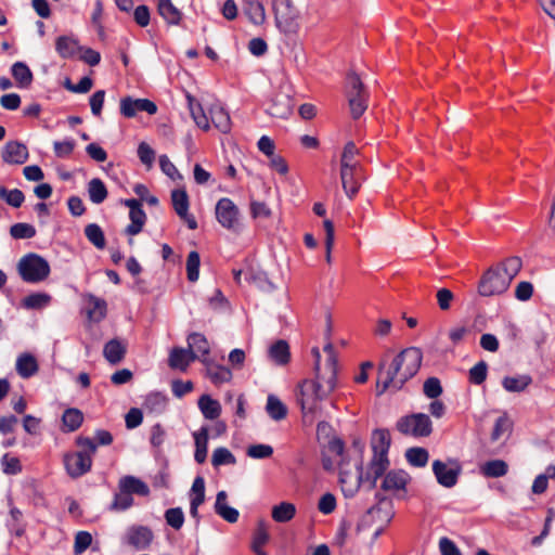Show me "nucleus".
<instances>
[{
    "label": "nucleus",
    "instance_id": "4468645a",
    "mask_svg": "<svg viewBox=\"0 0 555 555\" xmlns=\"http://www.w3.org/2000/svg\"><path fill=\"white\" fill-rule=\"evenodd\" d=\"M122 204L129 207V218L131 223L126 228V233L129 235H137L142 231V228L146 220V215L141 207V203L138 199L129 198L124 199Z\"/></svg>",
    "mask_w": 555,
    "mask_h": 555
},
{
    "label": "nucleus",
    "instance_id": "4d7b16f0",
    "mask_svg": "<svg viewBox=\"0 0 555 555\" xmlns=\"http://www.w3.org/2000/svg\"><path fill=\"white\" fill-rule=\"evenodd\" d=\"M166 397L158 392L150 393L144 401V408L155 413L163 412L166 408Z\"/></svg>",
    "mask_w": 555,
    "mask_h": 555
},
{
    "label": "nucleus",
    "instance_id": "5701e85b",
    "mask_svg": "<svg viewBox=\"0 0 555 555\" xmlns=\"http://www.w3.org/2000/svg\"><path fill=\"white\" fill-rule=\"evenodd\" d=\"M227 492L219 491L216 496L215 512L228 522H236L238 519V511L227 504Z\"/></svg>",
    "mask_w": 555,
    "mask_h": 555
},
{
    "label": "nucleus",
    "instance_id": "b1692460",
    "mask_svg": "<svg viewBox=\"0 0 555 555\" xmlns=\"http://www.w3.org/2000/svg\"><path fill=\"white\" fill-rule=\"evenodd\" d=\"M408 480L409 475L404 470H390L382 482V489L385 491L404 490Z\"/></svg>",
    "mask_w": 555,
    "mask_h": 555
},
{
    "label": "nucleus",
    "instance_id": "6e6d98bb",
    "mask_svg": "<svg viewBox=\"0 0 555 555\" xmlns=\"http://www.w3.org/2000/svg\"><path fill=\"white\" fill-rule=\"evenodd\" d=\"M199 254L195 250L190 251L186 259V275L190 282H196L199 278Z\"/></svg>",
    "mask_w": 555,
    "mask_h": 555
},
{
    "label": "nucleus",
    "instance_id": "9b49d317",
    "mask_svg": "<svg viewBox=\"0 0 555 555\" xmlns=\"http://www.w3.org/2000/svg\"><path fill=\"white\" fill-rule=\"evenodd\" d=\"M433 472L440 486L452 488L457 482L462 467L456 461L444 463L440 460H436L433 462Z\"/></svg>",
    "mask_w": 555,
    "mask_h": 555
},
{
    "label": "nucleus",
    "instance_id": "c756f323",
    "mask_svg": "<svg viewBox=\"0 0 555 555\" xmlns=\"http://www.w3.org/2000/svg\"><path fill=\"white\" fill-rule=\"evenodd\" d=\"M188 105L194 122L203 130H208L209 119L206 116L201 103L190 93L186 94Z\"/></svg>",
    "mask_w": 555,
    "mask_h": 555
},
{
    "label": "nucleus",
    "instance_id": "f704fd0d",
    "mask_svg": "<svg viewBox=\"0 0 555 555\" xmlns=\"http://www.w3.org/2000/svg\"><path fill=\"white\" fill-rule=\"evenodd\" d=\"M531 383H532V378L528 374H522V375H517V376H506L502 380V385H503L504 389L508 392H521Z\"/></svg>",
    "mask_w": 555,
    "mask_h": 555
},
{
    "label": "nucleus",
    "instance_id": "de8ad7c7",
    "mask_svg": "<svg viewBox=\"0 0 555 555\" xmlns=\"http://www.w3.org/2000/svg\"><path fill=\"white\" fill-rule=\"evenodd\" d=\"M51 301V296L46 293H34L23 298L22 305L26 309H42Z\"/></svg>",
    "mask_w": 555,
    "mask_h": 555
},
{
    "label": "nucleus",
    "instance_id": "5fc2aeb1",
    "mask_svg": "<svg viewBox=\"0 0 555 555\" xmlns=\"http://www.w3.org/2000/svg\"><path fill=\"white\" fill-rule=\"evenodd\" d=\"M521 267H522L521 259L517 256H513V257L507 258L505 261H503L502 268H500V269H501L503 275L505 278H507V280L509 282H512L513 279L520 271Z\"/></svg>",
    "mask_w": 555,
    "mask_h": 555
},
{
    "label": "nucleus",
    "instance_id": "7c9ffc66",
    "mask_svg": "<svg viewBox=\"0 0 555 555\" xmlns=\"http://www.w3.org/2000/svg\"><path fill=\"white\" fill-rule=\"evenodd\" d=\"M210 119L214 126L222 133L231 130V119L229 113L220 105H212L210 111Z\"/></svg>",
    "mask_w": 555,
    "mask_h": 555
},
{
    "label": "nucleus",
    "instance_id": "774afa93",
    "mask_svg": "<svg viewBox=\"0 0 555 555\" xmlns=\"http://www.w3.org/2000/svg\"><path fill=\"white\" fill-rule=\"evenodd\" d=\"M3 473L8 475H16L22 470L21 462L15 456H10L8 453L1 459Z\"/></svg>",
    "mask_w": 555,
    "mask_h": 555
},
{
    "label": "nucleus",
    "instance_id": "69168bd1",
    "mask_svg": "<svg viewBox=\"0 0 555 555\" xmlns=\"http://www.w3.org/2000/svg\"><path fill=\"white\" fill-rule=\"evenodd\" d=\"M488 365L485 361H480L469 370V380L475 385L482 384L487 378Z\"/></svg>",
    "mask_w": 555,
    "mask_h": 555
},
{
    "label": "nucleus",
    "instance_id": "ddd939ff",
    "mask_svg": "<svg viewBox=\"0 0 555 555\" xmlns=\"http://www.w3.org/2000/svg\"><path fill=\"white\" fill-rule=\"evenodd\" d=\"M153 539L154 534L146 526H131L124 538L125 543L140 551L149 548Z\"/></svg>",
    "mask_w": 555,
    "mask_h": 555
},
{
    "label": "nucleus",
    "instance_id": "a211bd4d",
    "mask_svg": "<svg viewBox=\"0 0 555 555\" xmlns=\"http://www.w3.org/2000/svg\"><path fill=\"white\" fill-rule=\"evenodd\" d=\"M293 107L292 98L288 94L279 93L272 99L267 111L273 117L286 118L292 114Z\"/></svg>",
    "mask_w": 555,
    "mask_h": 555
},
{
    "label": "nucleus",
    "instance_id": "0e129e2a",
    "mask_svg": "<svg viewBox=\"0 0 555 555\" xmlns=\"http://www.w3.org/2000/svg\"><path fill=\"white\" fill-rule=\"evenodd\" d=\"M269 538L270 535L268 532L267 524L263 520H259L257 529L253 537L251 548L262 547L269 541Z\"/></svg>",
    "mask_w": 555,
    "mask_h": 555
},
{
    "label": "nucleus",
    "instance_id": "864d4df0",
    "mask_svg": "<svg viewBox=\"0 0 555 555\" xmlns=\"http://www.w3.org/2000/svg\"><path fill=\"white\" fill-rule=\"evenodd\" d=\"M37 231L33 224L18 222L10 228V235L15 240L33 238Z\"/></svg>",
    "mask_w": 555,
    "mask_h": 555
},
{
    "label": "nucleus",
    "instance_id": "c9c22d12",
    "mask_svg": "<svg viewBox=\"0 0 555 555\" xmlns=\"http://www.w3.org/2000/svg\"><path fill=\"white\" fill-rule=\"evenodd\" d=\"M296 515V506L291 502H281L272 507L271 516L276 522H288Z\"/></svg>",
    "mask_w": 555,
    "mask_h": 555
},
{
    "label": "nucleus",
    "instance_id": "473e14b6",
    "mask_svg": "<svg viewBox=\"0 0 555 555\" xmlns=\"http://www.w3.org/2000/svg\"><path fill=\"white\" fill-rule=\"evenodd\" d=\"M206 375L215 384L228 383L232 378L230 369L206 361Z\"/></svg>",
    "mask_w": 555,
    "mask_h": 555
},
{
    "label": "nucleus",
    "instance_id": "f257e3e1",
    "mask_svg": "<svg viewBox=\"0 0 555 555\" xmlns=\"http://www.w3.org/2000/svg\"><path fill=\"white\" fill-rule=\"evenodd\" d=\"M327 354L324 366H321V353L318 347L312 348L314 357V378L305 379L299 384L298 402L304 414H315L321 411V402L337 387V358L334 347L327 343L324 348Z\"/></svg>",
    "mask_w": 555,
    "mask_h": 555
},
{
    "label": "nucleus",
    "instance_id": "20e7f679",
    "mask_svg": "<svg viewBox=\"0 0 555 555\" xmlns=\"http://www.w3.org/2000/svg\"><path fill=\"white\" fill-rule=\"evenodd\" d=\"M358 453H361L363 444L354 442ZM365 481V476L362 473V462L360 454L353 460L350 465L349 459H343L339 462V482L341 490L346 496H353L360 488V485Z\"/></svg>",
    "mask_w": 555,
    "mask_h": 555
},
{
    "label": "nucleus",
    "instance_id": "f8f14e48",
    "mask_svg": "<svg viewBox=\"0 0 555 555\" xmlns=\"http://www.w3.org/2000/svg\"><path fill=\"white\" fill-rule=\"evenodd\" d=\"M138 112H146L150 115L157 113L156 104L149 99H133L125 96L120 100V113L127 118H132Z\"/></svg>",
    "mask_w": 555,
    "mask_h": 555
},
{
    "label": "nucleus",
    "instance_id": "2eb2a0df",
    "mask_svg": "<svg viewBox=\"0 0 555 555\" xmlns=\"http://www.w3.org/2000/svg\"><path fill=\"white\" fill-rule=\"evenodd\" d=\"M28 156L27 146L18 141L7 142L1 152L2 160L10 165H22Z\"/></svg>",
    "mask_w": 555,
    "mask_h": 555
},
{
    "label": "nucleus",
    "instance_id": "3c124183",
    "mask_svg": "<svg viewBox=\"0 0 555 555\" xmlns=\"http://www.w3.org/2000/svg\"><path fill=\"white\" fill-rule=\"evenodd\" d=\"M211 464L214 467L234 465L236 464V459L229 449L219 447L212 452Z\"/></svg>",
    "mask_w": 555,
    "mask_h": 555
},
{
    "label": "nucleus",
    "instance_id": "338daca9",
    "mask_svg": "<svg viewBox=\"0 0 555 555\" xmlns=\"http://www.w3.org/2000/svg\"><path fill=\"white\" fill-rule=\"evenodd\" d=\"M92 543V535L88 531H79L75 535L74 553L82 554Z\"/></svg>",
    "mask_w": 555,
    "mask_h": 555
},
{
    "label": "nucleus",
    "instance_id": "7ed1b4c3",
    "mask_svg": "<svg viewBox=\"0 0 555 555\" xmlns=\"http://www.w3.org/2000/svg\"><path fill=\"white\" fill-rule=\"evenodd\" d=\"M76 443L82 450L64 456V465L67 474L77 478L88 473L92 465V454L96 451L94 440L88 437L79 436Z\"/></svg>",
    "mask_w": 555,
    "mask_h": 555
},
{
    "label": "nucleus",
    "instance_id": "2f4dec72",
    "mask_svg": "<svg viewBox=\"0 0 555 555\" xmlns=\"http://www.w3.org/2000/svg\"><path fill=\"white\" fill-rule=\"evenodd\" d=\"M16 371L23 378H29L38 371V362L30 353H23L16 360Z\"/></svg>",
    "mask_w": 555,
    "mask_h": 555
},
{
    "label": "nucleus",
    "instance_id": "8fccbe9b",
    "mask_svg": "<svg viewBox=\"0 0 555 555\" xmlns=\"http://www.w3.org/2000/svg\"><path fill=\"white\" fill-rule=\"evenodd\" d=\"M172 206L179 217L185 216L189 211V196L184 190H173L171 192Z\"/></svg>",
    "mask_w": 555,
    "mask_h": 555
},
{
    "label": "nucleus",
    "instance_id": "0eeeda50",
    "mask_svg": "<svg viewBox=\"0 0 555 555\" xmlns=\"http://www.w3.org/2000/svg\"><path fill=\"white\" fill-rule=\"evenodd\" d=\"M396 427L401 434L415 438L428 437L433 431L431 420L425 413L402 416L398 420Z\"/></svg>",
    "mask_w": 555,
    "mask_h": 555
},
{
    "label": "nucleus",
    "instance_id": "f03ea898",
    "mask_svg": "<svg viewBox=\"0 0 555 555\" xmlns=\"http://www.w3.org/2000/svg\"><path fill=\"white\" fill-rule=\"evenodd\" d=\"M423 360V353L420 348L409 347L397 354L388 369L382 362L378 370L376 383V393L382 396L386 390H400L403 385L412 378L420 370Z\"/></svg>",
    "mask_w": 555,
    "mask_h": 555
},
{
    "label": "nucleus",
    "instance_id": "a878e982",
    "mask_svg": "<svg viewBox=\"0 0 555 555\" xmlns=\"http://www.w3.org/2000/svg\"><path fill=\"white\" fill-rule=\"evenodd\" d=\"M107 305L102 298L94 295H88L87 297V313L88 318L93 322H100L106 315Z\"/></svg>",
    "mask_w": 555,
    "mask_h": 555
},
{
    "label": "nucleus",
    "instance_id": "58836bf2",
    "mask_svg": "<svg viewBox=\"0 0 555 555\" xmlns=\"http://www.w3.org/2000/svg\"><path fill=\"white\" fill-rule=\"evenodd\" d=\"M244 14L255 25H261L266 20L264 7L257 0H249L244 7Z\"/></svg>",
    "mask_w": 555,
    "mask_h": 555
},
{
    "label": "nucleus",
    "instance_id": "bb28decb",
    "mask_svg": "<svg viewBox=\"0 0 555 555\" xmlns=\"http://www.w3.org/2000/svg\"><path fill=\"white\" fill-rule=\"evenodd\" d=\"M208 431V426H203L193 434L195 442L194 459L198 464H203L207 459Z\"/></svg>",
    "mask_w": 555,
    "mask_h": 555
},
{
    "label": "nucleus",
    "instance_id": "603ef678",
    "mask_svg": "<svg viewBox=\"0 0 555 555\" xmlns=\"http://www.w3.org/2000/svg\"><path fill=\"white\" fill-rule=\"evenodd\" d=\"M0 198L14 208L21 207L25 201L24 193L21 190H8L4 186H0Z\"/></svg>",
    "mask_w": 555,
    "mask_h": 555
},
{
    "label": "nucleus",
    "instance_id": "052dcab7",
    "mask_svg": "<svg viewBox=\"0 0 555 555\" xmlns=\"http://www.w3.org/2000/svg\"><path fill=\"white\" fill-rule=\"evenodd\" d=\"M166 522L176 530H179L184 522V514L180 507H172L165 512Z\"/></svg>",
    "mask_w": 555,
    "mask_h": 555
},
{
    "label": "nucleus",
    "instance_id": "09e8293b",
    "mask_svg": "<svg viewBox=\"0 0 555 555\" xmlns=\"http://www.w3.org/2000/svg\"><path fill=\"white\" fill-rule=\"evenodd\" d=\"M406 461L415 467H424L429 459L428 451L421 447L410 448L405 452Z\"/></svg>",
    "mask_w": 555,
    "mask_h": 555
},
{
    "label": "nucleus",
    "instance_id": "37998d69",
    "mask_svg": "<svg viewBox=\"0 0 555 555\" xmlns=\"http://www.w3.org/2000/svg\"><path fill=\"white\" fill-rule=\"evenodd\" d=\"M89 198L93 204H101L107 197V190L103 181L99 178H93L88 183Z\"/></svg>",
    "mask_w": 555,
    "mask_h": 555
},
{
    "label": "nucleus",
    "instance_id": "412c9836",
    "mask_svg": "<svg viewBox=\"0 0 555 555\" xmlns=\"http://www.w3.org/2000/svg\"><path fill=\"white\" fill-rule=\"evenodd\" d=\"M127 351V346L121 340L114 338L108 340L103 348V356L113 365L120 363Z\"/></svg>",
    "mask_w": 555,
    "mask_h": 555
},
{
    "label": "nucleus",
    "instance_id": "dca6fc26",
    "mask_svg": "<svg viewBox=\"0 0 555 555\" xmlns=\"http://www.w3.org/2000/svg\"><path fill=\"white\" fill-rule=\"evenodd\" d=\"M197 359V354L189 348L175 347L169 353L168 364L171 369L186 371L191 362Z\"/></svg>",
    "mask_w": 555,
    "mask_h": 555
},
{
    "label": "nucleus",
    "instance_id": "cd10ccee",
    "mask_svg": "<svg viewBox=\"0 0 555 555\" xmlns=\"http://www.w3.org/2000/svg\"><path fill=\"white\" fill-rule=\"evenodd\" d=\"M198 409L206 420H217L221 414V404L209 395H203L198 399Z\"/></svg>",
    "mask_w": 555,
    "mask_h": 555
},
{
    "label": "nucleus",
    "instance_id": "423d86ee",
    "mask_svg": "<svg viewBox=\"0 0 555 555\" xmlns=\"http://www.w3.org/2000/svg\"><path fill=\"white\" fill-rule=\"evenodd\" d=\"M272 9L276 27L284 34L296 33L299 28V11L292 0H273Z\"/></svg>",
    "mask_w": 555,
    "mask_h": 555
},
{
    "label": "nucleus",
    "instance_id": "4be33fe9",
    "mask_svg": "<svg viewBox=\"0 0 555 555\" xmlns=\"http://www.w3.org/2000/svg\"><path fill=\"white\" fill-rule=\"evenodd\" d=\"M188 348L197 354V359H201L206 363V357L210 352V346L207 338L201 333H191L188 336Z\"/></svg>",
    "mask_w": 555,
    "mask_h": 555
},
{
    "label": "nucleus",
    "instance_id": "c85d7f7f",
    "mask_svg": "<svg viewBox=\"0 0 555 555\" xmlns=\"http://www.w3.org/2000/svg\"><path fill=\"white\" fill-rule=\"evenodd\" d=\"M119 490H126L131 494L146 496L150 494V489L145 482L134 476H125L119 480Z\"/></svg>",
    "mask_w": 555,
    "mask_h": 555
},
{
    "label": "nucleus",
    "instance_id": "13d9d810",
    "mask_svg": "<svg viewBox=\"0 0 555 555\" xmlns=\"http://www.w3.org/2000/svg\"><path fill=\"white\" fill-rule=\"evenodd\" d=\"M512 429V422L509 421L506 414L498 417L493 430L491 433V440L498 441L502 438V436L506 433H509Z\"/></svg>",
    "mask_w": 555,
    "mask_h": 555
},
{
    "label": "nucleus",
    "instance_id": "49530a36",
    "mask_svg": "<svg viewBox=\"0 0 555 555\" xmlns=\"http://www.w3.org/2000/svg\"><path fill=\"white\" fill-rule=\"evenodd\" d=\"M85 235L88 241L98 249L105 248L106 241L104 232L96 223H90L85 228Z\"/></svg>",
    "mask_w": 555,
    "mask_h": 555
},
{
    "label": "nucleus",
    "instance_id": "bf43d9fd",
    "mask_svg": "<svg viewBox=\"0 0 555 555\" xmlns=\"http://www.w3.org/2000/svg\"><path fill=\"white\" fill-rule=\"evenodd\" d=\"M323 227L325 231V260L327 263L332 261V249L334 246V224L331 220L325 219L323 221Z\"/></svg>",
    "mask_w": 555,
    "mask_h": 555
},
{
    "label": "nucleus",
    "instance_id": "79ce46f5",
    "mask_svg": "<svg viewBox=\"0 0 555 555\" xmlns=\"http://www.w3.org/2000/svg\"><path fill=\"white\" fill-rule=\"evenodd\" d=\"M508 466L503 460H492L486 462L481 467L480 472L485 477L498 478L506 475Z\"/></svg>",
    "mask_w": 555,
    "mask_h": 555
},
{
    "label": "nucleus",
    "instance_id": "c03bdc74",
    "mask_svg": "<svg viewBox=\"0 0 555 555\" xmlns=\"http://www.w3.org/2000/svg\"><path fill=\"white\" fill-rule=\"evenodd\" d=\"M267 413L274 421L284 420L287 415L286 405L274 395H269L266 405Z\"/></svg>",
    "mask_w": 555,
    "mask_h": 555
},
{
    "label": "nucleus",
    "instance_id": "680f3d73",
    "mask_svg": "<svg viewBox=\"0 0 555 555\" xmlns=\"http://www.w3.org/2000/svg\"><path fill=\"white\" fill-rule=\"evenodd\" d=\"M132 504L133 498L131 493L126 490H119V492L115 494L111 508L116 511H125L132 506Z\"/></svg>",
    "mask_w": 555,
    "mask_h": 555
},
{
    "label": "nucleus",
    "instance_id": "4c0bfd02",
    "mask_svg": "<svg viewBox=\"0 0 555 555\" xmlns=\"http://www.w3.org/2000/svg\"><path fill=\"white\" fill-rule=\"evenodd\" d=\"M269 357L279 365L288 363L291 353L289 346L285 340H278L269 348Z\"/></svg>",
    "mask_w": 555,
    "mask_h": 555
},
{
    "label": "nucleus",
    "instance_id": "e2e57ef3",
    "mask_svg": "<svg viewBox=\"0 0 555 555\" xmlns=\"http://www.w3.org/2000/svg\"><path fill=\"white\" fill-rule=\"evenodd\" d=\"M424 395L429 399H437L442 393V386L437 377H429L423 386Z\"/></svg>",
    "mask_w": 555,
    "mask_h": 555
},
{
    "label": "nucleus",
    "instance_id": "a18cd8bd",
    "mask_svg": "<svg viewBox=\"0 0 555 555\" xmlns=\"http://www.w3.org/2000/svg\"><path fill=\"white\" fill-rule=\"evenodd\" d=\"M12 76L17 81L20 87L26 88L33 81V73L29 67L23 62H16L12 66Z\"/></svg>",
    "mask_w": 555,
    "mask_h": 555
},
{
    "label": "nucleus",
    "instance_id": "a19ab883",
    "mask_svg": "<svg viewBox=\"0 0 555 555\" xmlns=\"http://www.w3.org/2000/svg\"><path fill=\"white\" fill-rule=\"evenodd\" d=\"M62 422L65 427L64 431H75L81 426L83 422V414L78 409L69 408L64 411Z\"/></svg>",
    "mask_w": 555,
    "mask_h": 555
},
{
    "label": "nucleus",
    "instance_id": "ea45409f",
    "mask_svg": "<svg viewBox=\"0 0 555 555\" xmlns=\"http://www.w3.org/2000/svg\"><path fill=\"white\" fill-rule=\"evenodd\" d=\"M358 154L359 150L353 142L350 141L345 145L340 159V167H344V178L349 175V167L361 168L360 164L354 160V157Z\"/></svg>",
    "mask_w": 555,
    "mask_h": 555
},
{
    "label": "nucleus",
    "instance_id": "f3484780",
    "mask_svg": "<svg viewBox=\"0 0 555 555\" xmlns=\"http://www.w3.org/2000/svg\"><path fill=\"white\" fill-rule=\"evenodd\" d=\"M388 466L389 461L387 455L373 454L365 474V481L370 483V489L375 487L377 479L386 472Z\"/></svg>",
    "mask_w": 555,
    "mask_h": 555
},
{
    "label": "nucleus",
    "instance_id": "393cba45",
    "mask_svg": "<svg viewBox=\"0 0 555 555\" xmlns=\"http://www.w3.org/2000/svg\"><path fill=\"white\" fill-rule=\"evenodd\" d=\"M158 14L166 21L168 25H179L182 18L181 11L172 3L171 0H158Z\"/></svg>",
    "mask_w": 555,
    "mask_h": 555
},
{
    "label": "nucleus",
    "instance_id": "1a4fd4ad",
    "mask_svg": "<svg viewBox=\"0 0 555 555\" xmlns=\"http://www.w3.org/2000/svg\"><path fill=\"white\" fill-rule=\"evenodd\" d=\"M509 284L511 282L503 275L500 268H490L482 275L478 292L485 297L501 295L506 292Z\"/></svg>",
    "mask_w": 555,
    "mask_h": 555
},
{
    "label": "nucleus",
    "instance_id": "9d476101",
    "mask_svg": "<svg viewBox=\"0 0 555 555\" xmlns=\"http://www.w3.org/2000/svg\"><path fill=\"white\" fill-rule=\"evenodd\" d=\"M216 218L225 229L238 233L242 229L240 221V210L237 206L228 197L220 198L216 205Z\"/></svg>",
    "mask_w": 555,
    "mask_h": 555
},
{
    "label": "nucleus",
    "instance_id": "aec40b11",
    "mask_svg": "<svg viewBox=\"0 0 555 555\" xmlns=\"http://www.w3.org/2000/svg\"><path fill=\"white\" fill-rule=\"evenodd\" d=\"M348 176L344 179V167H340V179L343 189L349 198H352L361 186L362 173L361 168H348Z\"/></svg>",
    "mask_w": 555,
    "mask_h": 555
},
{
    "label": "nucleus",
    "instance_id": "6ab92c4d",
    "mask_svg": "<svg viewBox=\"0 0 555 555\" xmlns=\"http://www.w3.org/2000/svg\"><path fill=\"white\" fill-rule=\"evenodd\" d=\"M205 501V480L203 477L197 476L192 485L190 491V514L193 518L198 520V507Z\"/></svg>",
    "mask_w": 555,
    "mask_h": 555
},
{
    "label": "nucleus",
    "instance_id": "72a5a7b5",
    "mask_svg": "<svg viewBox=\"0 0 555 555\" xmlns=\"http://www.w3.org/2000/svg\"><path fill=\"white\" fill-rule=\"evenodd\" d=\"M390 447V435L386 429H376L372 435L373 454L387 455Z\"/></svg>",
    "mask_w": 555,
    "mask_h": 555
},
{
    "label": "nucleus",
    "instance_id": "39448f33",
    "mask_svg": "<svg viewBox=\"0 0 555 555\" xmlns=\"http://www.w3.org/2000/svg\"><path fill=\"white\" fill-rule=\"evenodd\" d=\"M17 272L26 283H40L50 274L49 262L38 254L29 253L17 262Z\"/></svg>",
    "mask_w": 555,
    "mask_h": 555
},
{
    "label": "nucleus",
    "instance_id": "6e6552de",
    "mask_svg": "<svg viewBox=\"0 0 555 555\" xmlns=\"http://www.w3.org/2000/svg\"><path fill=\"white\" fill-rule=\"evenodd\" d=\"M346 89L351 115L357 119L366 111L367 104L363 83L356 73L348 74Z\"/></svg>",
    "mask_w": 555,
    "mask_h": 555
},
{
    "label": "nucleus",
    "instance_id": "e433bc0d",
    "mask_svg": "<svg viewBox=\"0 0 555 555\" xmlns=\"http://www.w3.org/2000/svg\"><path fill=\"white\" fill-rule=\"evenodd\" d=\"M55 49L63 59L73 57L77 52H79V50H81L78 42L67 36H61L56 39Z\"/></svg>",
    "mask_w": 555,
    "mask_h": 555
}]
</instances>
